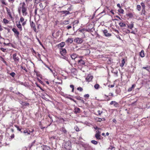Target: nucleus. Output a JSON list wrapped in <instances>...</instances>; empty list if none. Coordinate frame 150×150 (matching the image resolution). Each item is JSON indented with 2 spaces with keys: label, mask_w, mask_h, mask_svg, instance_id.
I'll return each mask as SVG.
<instances>
[{
  "label": "nucleus",
  "mask_w": 150,
  "mask_h": 150,
  "mask_svg": "<svg viewBox=\"0 0 150 150\" xmlns=\"http://www.w3.org/2000/svg\"><path fill=\"white\" fill-rule=\"evenodd\" d=\"M22 12L23 16H26L28 14L27 12V8L26 6V4L24 2L22 3L21 6Z\"/></svg>",
  "instance_id": "obj_1"
},
{
  "label": "nucleus",
  "mask_w": 150,
  "mask_h": 150,
  "mask_svg": "<svg viewBox=\"0 0 150 150\" xmlns=\"http://www.w3.org/2000/svg\"><path fill=\"white\" fill-rule=\"evenodd\" d=\"M74 41L78 44H81L83 42V40L81 38L77 37L74 39Z\"/></svg>",
  "instance_id": "obj_2"
},
{
  "label": "nucleus",
  "mask_w": 150,
  "mask_h": 150,
  "mask_svg": "<svg viewBox=\"0 0 150 150\" xmlns=\"http://www.w3.org/2000/svg\"><path fill=\"white\" fill-rule=\"evenodd\" d=\"M64 147L66 149H70L71 148L70 142H66L64 145Z\"/></svg>",
  "instance_id": "obj_3"
},
{
  "label": "nucleus",
  "mask_w": 150,
  "mask_h": 150,
  "mask_svg": "<svg viewBox=\"0 0 150 150\" xmlns=\"http://www.w3.org/2000/svg\"><path fill=\"white\" fill-rule=\"evenodd\" d=\"M13 57L14 61L16 62H18L19 60V58L17 56L16 53L13 54L12 55Z\"/></svg>",
  "instance_id": "obj_4"
},
{
  "label": "nucleus",
  "mask_w": 150,
  "mask_h": 150,
  "mask_svg": "<svg viewBox=\"0 0 150 150\" xmlns=\"http://www.w3.org/2000/svg\"><path fill=\"white\" fill-rule=\"evenodd\" d=\"M12 30L13 32L15 33V35H16V38H18L19 35V32L15 28H13L12 29Z\"/></svg>",
  "instance_id": "obj_5"
},
{
  "label": "nucleus",
  "mask_w": 150,
  "mask_h": 150,
  "mask_svg": "<svg viewBox=\"0 0 150 150\" xmlns=\"http://www.w3.org/2000/svg\"><path fill=\"white\" fill-rule=\"evenodd\" d=\"M78 63L79 65L83 66L85 64V62L82 59L78 60Z\"/></svg>",
  "instance_id": "obj_6"
},
{
  "label": "nucleus",
  "mask_w": 150,
  "mask_h": 150,
  "mask_svg": "<svg viewBox=\"0 0 150 150\" xmlns=\"http://www.w3.org/2000/svg\"><path fill=\"white\" fill-rule=\"evenodd\" d=\"M96 133L95 135V137L97 139H100V132L99 131H96Z\"/></svg>",
  "instance_id": "obj_7"
},
{
  "label": "nucleus",
  "mask_w": 150,
  "mask_h": 150,
  "mask_svg": "<svg viewBox=\"0 0 150 150\" xmlns=\"http://www.w3.org/2000/svg\"><path fill=\"white\" fill-rule=\"evenodd\" d=\"M93 78V76L90 75H88L86 78V81L88 82L92 81Z\"/></svg>",
  "instance_id": "obj_8"
},
{
  "label": "nucleus",
  "mask_w": 150,
  "mask_h": 150,
  "mask_svg": "<svg viewBox=\"0 0 150 150\" xmlns=\"http://www.w3.org/2000/svg\"><path fill=\"white\" fill-rule=\"evenodd\" d=\"M30 25L31 27L33 28V30L35 32H36V29L35 28V23L33 21L30 22Z\"/></svg>",
  "instance_id": "obj_9"
},
{
  "label": "nucleus",
  "mask_w": 150,
  "mask_h": 150,
  "mask_svg": "<svg viewBox=\"0 0 150 150\" xmlns=\"http://www.w3.org/2000/svg\"><path fill=\"white\" fill-rule=\"evenodd\" d=\"M23 133L25 135H28L30 134V131L27 129H23Z\"/></svg>",
  "instance_id": "obj_10"
},
{
  "label": "nucleus",
  "mask_w": 150,
  "mask_h": 150,
  "mask_svg": "<svg viewBox=\"0 0 150 150\" xmlns=\"http://www.w3.org/2000/svg\"><path fill=\"white\" fill-rule=\"evenodd\" d=\"M103 32L106 37H110L111 35V34L110 33H108V31L106 30H103Z\"/></svg>",
  "instance_id": "obj_11"
},
{
  "label": "nucleus",
  "mask_w": 150,
  "mask_h": 150,
  "mask_svg": "<svg viewBox=\"0 0 150 150\" xmlns=\"http://www.w3.org/2000/svg\"><path fill=\"white\" fill-rule=\"evenodd\" d=\"M42 150H50V147L44 145L41 146Z\"/></svg>",
  "instance_id": "obj_12"
},
{
  "label": "nucleus",
  "mask_w": 150,
  "mask_h": 150,
  "mask_svg": "<svg viewBox=\"0 0 150 150\" xmlns=\"http://www.w3.org/2000/svg\"><path fill=\"white\" fill-rule=\"evenodd\" d=\"M60 13H61L62 14H65V16H66L68 15L71 14L69 11L66 10L61 11H60Z\"/></svg>",
  "instance_id": "obj_13"
},
{
  "label": "nucleus",
  "mask_w": 150,
  "mask_h": 150,
  "mask_svg": "<svg viewBox=\"0 0 150 150\" xmlns=\"http://www.w3.org/2000/svg\"><path fill=\"white\" fill-rule=\"evenodd\" d=\"M66 52V50L65 49H62L60 50V53L62 56L64 55Z\"/></svg>",
  "instance_id": "obj_14"
},
{
  "label": "nucleus",
  "mask_w": 150,
  "mask_h": 150,
  "mask_svg": "<svg viewBox=\"0 0 150 150\" xmlns=\"http://www.w3.org/2000/svg\"><path fill=\"white\" fill-rule=\"evenodd\" d=\"M74 41L73 38H69L66 40V42L68 43H71Z\"/></svg>",
  "instance_id": "obj_15"
},
{
  "label": "nucleus",
  "mask_w": 150,
  "mask_h": 150,
  "mask_svg": "<svg viewBox=\"0 0 150 150\" xmlns=\"http://www.w3.org/2000/svg\"><path fill=\"white\" fill-rule=\"evenodd\" d=\"M127 27L128 28L132 29L134 27V24L132 22H131V23L129 25H127Z\"/></svg>",
  "instance_id": "obj_16"
},
{
  "label": "nucleus",
  "mask_w": 150,
  "mask_h": 150,
  "mask_svg": "<svg viewBox=\"0 0 150 150\" xmlns=\"http://www.w3.org/2000/svg\"><path fill=\"white\" fill-rule=\"evenodd\" d=\"M16 25H17V27L18 28L20 29V30H22V28L21 25L20 23V21L18 22V24H17Z\"/></svg>",
  "instance_id": "obj_17"
},
{
  "label": "nucleus",
  "mask_w": 150,
  "mask_h": 150,
  "mask_svg": "<svg viewBox=\"0 0 150 150\" xmlns=\"http://www.w3.org/2000/svg\"><path fill=\"white\" fill-rule=\"evenodd\" d=\"M60 130L64 133L65 134L67 133V131L66 130L64 127H62L60 129Z\"/></svg>",
  "instance_id": "obj_18"
},
{
  "label": "nucleus",
  "mask_w": 150,
  "mask_h": 150,
  "mask_svg": "<svg viewBox=\"0 0 150 150\" xmlns=\"http://www.w3.org/2000/svg\"><path fill=\"white\" fill-rule=\"evenodd\" d=\"M65 44V43L64 42H62L58 44V46L59 47H62L64 46Z\"/></svg>",
  "instance_id": "obj_19"
},
{
  "label": "nucleus",
  "mask_w": 150,
  "mask_h": 150,
  "mask_svg": "<svg viewBox=\"0 0 150 150\" xmlns=\"http://www.w3.org/2000/svg\"><path fill=\"white\" fill-rule=\"evenodd\" d=\"M140 56L142 57H144L145 55L144 50H142L140 52Z\"/></svg>",
  "instance_id": "obj_20"
},
{
  "label": "nucleus",
  "mask_w": 150,
  "mask_h": 150,
  "mask_svg": "<svg viewBox=\"0 0 150 150\" xmlns=\"http://www.w3.org/2000/svg\"><path fill=\"white\" fill-rule=\"evenodd\" d=\"M74 110L75 113H79L80 112V109L78 108H75Z\"/></svg>",
  "instance_id": "obj_21"
},
{
  "label": "nucleus",
  "mask_w": 150,
  "mask_h": 150,
  "mask_svg": "<svg viewBox=\"0 0 150 150\" xmlns=\"http://www.w3.org/2000/svg\"><path fill=\"white\" fill-rule=\"evenodd\" d=\"M71 57L72 59H75L76 58L77 55L76 54H73L71 55Z\"/></svg>",
  "instance_id": "obj_22"
},
{
  "label": "nucleus",
  "mask_w": 150,
  "mask_h": 150,
  "mask_svg": "<svg viewBox=\"0 0 150 150\" xmlns=\"http://www.w3.org/2000/svg\"><path fill=\"white\" fill-rule=\"evenodd\" d=\"M142 68L145 69L148 71H150V67L149 66H147L146 67H143Z\"/></svg>",
  "instance_id": "obj_23"
},
{
  "label": "nucleus",
  "mask_w": 150,
  "mask_h": 150,
  "mask_svg": "<svg viewBox=\"0 0 150 150\" xmlns=\"http://www.w3.org/2000/svg\"><path fill=\"white\" fill-rule=\"evenodd\" d=\"M119 24L121 27H124L126 26V24L120 22L119 23Z\"/></svg>",
  "instance_id": "obj_24"
},
{
  "label": "nucleus",
  "mask_w": 150,
  "mask_h": 150,
  "mask_svg": "<svg viewBox=\"0 0 150 150\" xmlns=\"http://www.w3.org/2000/svg\"><path fill=\"white\" fill-rule=\"evenodd\" d=\"M21 103L23 106H27L29 105V103H28L21 102Z\"/></svg>",
  "instance_id": "obj_25"
},
{
  "label": "nucleus",
  "mask_w": 150,
  "mask_h": 150,
  "mask_svg": "<svg viewBox=\"0 0 150 150\" xmlns=\"http://www.w3.org/2000/svg\"><path fill=\"white\" fill-rule=\"evenodd\" d=\"M16 128L17 129V130H18L19 131H20L21 133H23V129H21L18 126H16Z\"/></svg>",
  "instance_id": "obj_26"
},
{
  "label": "nucleus",
  "mask_w": 150,
  "mask_h": 150,
  "mask_svg": "<svg viewBox=\"0 0 150 150\" xmlns=\"http://www.w3.org/2000/svg\"><path fill=\"white\" fill-rule=\"evenodd\" d=\"M6 10L7 11V13L8 16L11 14L10 10L7 7H6Z\"/></svg>",
  "instance_id": "obj_27"
},
{
  "label": "nucleus",
  "mask_w": 150,
  "mask_h": 150,
  "mask_svg": "<svg viewBox=\"0 0 150 150\" xmlns=\"http://www.w3.org/2000/svg\"><path fill=\"white\" fill-rule=\"evenodd\" d=\"M125 63V62L124 59H123L121 61V63L120 65V66L122 67L124 66V64Z\"/></svg>",
  "instance_id": "obj_28"
},
{
  "label": "nucleus",
  "mask_w": 150,
  "mask_h": 150,
  "mask_svg": "<svg viewBox=\"0 0 150 150\" xmlns=\"http://www.w3.org/2000/svg\"><path fill=\"white\" fill-rule=\"evenodd\" d=\"M141 5L142 7V9H145V6L144 3H141Z\"/></svg>",
  "instance_id": "obj_29"
},
{
  "label": "nucleus",
  "mask_w": 150,
  "mask_h": 150,
  "mask_svg": "<svg viewBox=\"0 0 150 150\" xmlns=\"http://www.w3.org/2000/svg\"><path fill=\"white\" fill-rule=\"evenodd\" d=\"M137 9L139 11L141 10V7L139 5H138L137 6Z\"/></svg>",
  "instance_id": "obj_30"
},
{
  "label": "nucleus",
  "mask_w": 150,
  "mask_h": 150,
  "mask_svg": "<svg viewBox=\"0 0 150 150\" xmlns=\"http://www.w3.org/2000/svg\"><path fill=\"white\" fill-rule=\"evenodd\" d=\"M114 106L116 107H118L119 106V104L118 103L115 101L114 104Z\"/></svg>",
  "instance_id": "obj_31"
},
{
  "label": "nucleus",
  "mask_w": 150,
  "mask_h": 150,
  "mask_svg": "<svg viewBox=\"0 0 150 150\" xmlns=\"http://www.w3.org/2000/svg\"><path fill=\"white\" fill-rule=\"evenodd\" d=\"M63 24L65 25H67L69 23V21H63Z\"/></svg>",
  "instance_id": "obj_32"
},
{
  "label": "nucleus",
  "mask_w": 150,
  "mask_h": 150,
  "mask_svg": "<svg viewBox=\"0 0 150 150\" xmlns=\"http://www.w3.org/2000/svg\"><path fill=\"white\" fill-rule=\"evenodd\" d=\"M3 22L5 24L8 23L9 22V21L5 18H4L3 20Z\"/></svg>",
  "instance_id": "obj_33"
},
{
  "label": "nucleus",
  "mask_w": 150,
  "mask_h": 150,
  "mask_svg": "<svg viewBox=\"0 0 150 150\" xmlns=\"http://www.w3.org/2000/svg\"><path fill=\"white\" fill-rule=\"evenodd\" d=\"M91 142V143L95 145L97 144L98 143L97 141L94 140H92Z\"/></svg>",
  "instance_id": "obj_34"
},
{
  "label": "nucleus",
  "mask_w": 150,
  "mask_h": 150,
  "mask_svg": "<svg viewBox=\"0 0 150 150\" xmlns=\"http://www.w3.org/2000/svg\"><path fill=\"white\" fill-rule=\"evenodd\" d=\"M118 11L119 12L121 13H123L124 12V10L122 9H121V8L118 9Z\"/></svg>",
  "instance_id": "obj_35"
},
{
  "label": "nucleus",
  "mask_w": 150,
  "mask_h": 150,
  "mask_svg": "<svg viewBox=\"0 0 150 150\" xmlns=\"http://www.w3.org/2000/svg\"><path fill=\"white\" fill-rule=\"evenodd\" d=\"M99 85L98 84H96L94 86L95 88L96 89H98L99 88Z\"/></svg>",
  "instance_id": "obj_36"
},
{
  "label": "nucleus",
  "mask_w": 150,
  "mask_h": 150,
  "mask_svg": "<svg viewBox=\"0 0 150 150\" xmlns=\"http://www.w3.org/2000/svg\"><path fill=\"white\" fill-rule=\"evenodd\" d=\"M145 9H142L141 13L142 14H143L144 15H145Z\"/></svg>",
  "instance_id": "obj_37"
},
{
  "label": "nucleus",
  "mask_w": 150,
  "mask_h": 150,
  "mask_svg": "<svg viewBox=\"0 0 150 150\" xmlns=\"http://www.w3.org/2000/svg\"><path fill=\"white\" fill-rule=\"evenodd\" d=\"M96 120L98 122H100L102 121V119L100 118L97 117L96 119Z\"/></svg>",
  "instance_id": "obj_38"
},
{
  "label": "nucleus",
  "mask_w": 150,
  "mask_h": 150,
  "mask_svg": "<svg viewBox=\"0 0 150 150\" xmlns=\"http://www.w3.org/2000/svg\"><path fill=\"white\" fill-rule=\"evenodd\" d=\"M75 98L78 100H80L82 99V98L80 96H76L75 97Z\"/></svg>",
  "instance_id": "obj_39"
},
{
  "label": "nucleus",
  "mask_w": 150,
  "mask_h": 150,
  "mask_svg": "<svg viewBox=\"0 0 150 150\" xmlns=\"http://www.w3.org/2000/svg\"><path fill=\"white\" fill-rule=\"evenodd\" d=\"M15 73L14 72H12L10 74V75L13 77H14L15 75Z\"/></svg>",
  "instance_id": "obj_40"
},
{
  "label": "nucleus",
  "mask_w": 150,
  "mask_h": 150,
  "mask_svg": "<svg viewBox=\"0 0 150 150\" xmlns=\"http://www.w3.org/2000/svg\"><path fill=\"white\" fill-rule=\"evenodd\" d=\"M77 89L79 91H82L83 90L82 88L81 87L78 88Z\"/></svg>",
  "instance_id": "obj_41"
},
{
  "label": "nucleus",
  "mask_w": 150,
  "mask_h": 150,
  "mask_svg": "<svg viewBox=\"0 0 150 150\" xmlns=\"http://www.w3.org/2000/svg\"><path fill=\"white\" fill-rule=\"evenodd\" d=\"M70 87L72 89V92H73L74 89V86L73 85H70Z\"/></svg>",
  "instance_id": "obj_42"
},
{
  "label": "nucleus",
  "mask_w": 150,
  "mask_h": 150,
  "mask_svg": "<svg viewBox=\"0 0 150 150\" xmlns=\"http://www.w3.org/2000/svg\"><path fill=\"white\" fill-rule=\"evenodd\" d=\"M105 95V96H106V99L107 100H110V98H109V97H108V96H107V95H105H105Z\"/></svg>",
  "instance_id": "obj_43"
},
{
  "label": "nucleus",
  "mask_w": 150,
  "mask_h": 150,
  "mask_svg": "<svg viewBox=\"0 0 150 150\" xmlns=\"http://www.w3.org/2000/svg\"><path fill=\"white\" fill-rule=\"evenodd\" d=\"M45 66L47 67L50 71L52 72H53V71L47 65H45Z\"/></svg>",
  "instance_id": "obj_44"
},
{
  "label": "nucleus",
  "mask_w": 150,
  "mask_h": 150,
  "mask_svg": "<svg viewBox=\"0 0 150 150\" xmlns=\"http://www.w3.org/2000/svg\"><path fill=\"white\" fill-rule=\"evenodd\" d=\"M24 18L22 17H21L20 18V21L21 22H23L24 21Z\"/></svg>",
  "instance_id": "obj_45"
},
{
  "label": "nucleus",
  "mask_w": 150,
  "mask_h": 150,
  "mask_svg": "<svg viewBox=\"0 0 150 150\" xmlns=\"http://www.w3.org/2000/svg\"><path fill=\"white\" fill-rule=\"evenodd\" d=\"M63 56V57H62V58L66 60H67V61L68 60V58L66 56H64V55H63V56Z\"/></svg>",
  "instance_id": "obj_46"
},
{
  "label": "nucleus",
  "mask_w": 150,
  "mask_h": 150,
  "mask_svg": "<svg viewBox=\"0 0 150 150\" xmlns=\"http://www.w3.org/2000/svg\"><path fill=\"white\" fill-rule=\"evenodd\" d=\"M21 68L22 69L25 70L26 72H27V69L25 67H23L22 66H21Z\"/></svg>",
  "instance_id": "obj_47"
},
{
  "label": "nucleus",
  "mask_w": 150,
  "mask_h": 150,
  "mask_svg": "<svg viewBox=\"0 0 150 150\" xmlns=\"http://www.w3.org/2000/svg\"><path fill=\"white\" fill-rule=\"evenodd\" d=\"M21 6L19 7L18 8V12L19 14H20L21 12Z\"/></svg>",
  "instance_id": "obj_48"
},
{
  "label": "nucleus",
  "mask_w": 150,
  "mask_h": 150,
  "mask_svg": "<svg viewBox=\"0 0 150 150\" xmlns=\"http://www.w3.org/2000/svg\"><path fill=\"white\" fill-rule=\"evenodd\" d=\"M0 50L3 52H5L6 51V49H4L3 48H1Z\"/></svg>",
  "instance_id": "obj_49"
},
{
  "label": "nucleus",
  "mask_w": 150,
  "mask_h": 150,
  "mask_svg": "<svg viewBox=\"0 0 150 150\" xmlns=\"http://www.w3.org/2000/svg\"><path fill=\"white\" fill-rule=\"evenodd\" d=\"M98 115H100L103 113V111H100V110H98Z\"/></svg>",
  "instance_id": "obj_50"
},
{
  "label": "nucleus",
  "mask_w": 150,
  "mask_h": 150,
  "mask_svg": "<svg viewBox=\"0 0 150 150\" xmlns=\"http://www.w3.org/2000/svg\"><path fill=\"white\" fill-rule=\"evenodd\" d=\"M38 10V8L37 7L35 9V15H36L37 14V11Z\"/></svg>",
  "instance_id": "obj_51"
},
{
  "label": "nucleus",
  "mask_w": 150,
  "mask_h": 150,
  "mask_svg": "<svg viewBox=\"0 0 150 150\" xmlns=\"http://www.w3.org/2000/svg\"><path fill=\"white\" fill-rule=\"evenodd\" d=\"M85 98H88L89 96V95L88 94H85L84 96Z\"/></svg>",
  "instance_id": "obj_52"
},
{
  "label": "nucleus",
  "mask_w": 150,
  "mask_h": 150,
  "mask_svg": "<svg viewBox=\"0 0 150 150\" xmlns=\"http://www.w3.org/2000/svg\"><path fill=\"white\" fill-rule=\"evenodd\" d=\"M66 28L68 30H69L71 28V26L70 25H68L67 26Z\"/></svg>",
  "instance_id": "obj_53"
},
{
  "label": "nucleus",
  "mask_w": 150,
  "mask_h": 150,
  "mask_svg": "<svg viewBox=\"0 0 150 150\" xmlns=\"http://www.w3.org/2000/svg\"><path fill=\"white\" fill-rule=\"evenodd\" d=\"M113 148H114V147H113L112 146H110V147H109L108 148V149H111V150H112Z\"/></svg>",
  "instance_id": "obj_54"
},
{
  "label": "nucleus",
  "mask_w": 150,
  "mask_h": 150,
  "mask_svg": "<svg viewBox=\"0 0 150 150\" xmlns=\"http://www.w3.org/2000/svg\"><path fill=\"white\" fill-rule=\"evenodd\" d=\"M75 128L76 129V131H78L79 130V129L77 126H76L75 127Z\"/></svg>",
  "instance_id": "obj_55"
},
{
  "label": "nucleus",
  "mask_w": 150,
  "mask_h": 150,
  "mask_svg": "<svg viewBox=\"0 0 150 150\" xmlns=\"http://www.w3.org/2000/svg\"><path fill=\"white\" fill-rule=\"evenodd\" d=\"M132 89H133L132 88H131V87H130L128 89L127 91L128 92H130L132 90Z\"/></svg>",
  "instance_id": "obj_56"
},
{
  "label": "nucleus",
  "mask_w": 150,
  "mask_h": 150,
  "mask_svg": "<svg viewBox=\"0 0 150 150\" xmlns=\"http://www.w3.org/2000/svg\"><path fill=\"white\" fill-rule=\"evenodd\" d=\"M71 10L72 8L70 6L67 9V11H71Z\"/></svg>",
  "instance_id": "obj_57"
},
{
  "label": "nucleus",
  "mask_w": 150,
  "mask_h": 150,
  "mask_svg": "<svg viewBox=\"0 0 150 150\" xmlns=\"http://www.w3.org/2000/svg\"><path fill=\"white\" fill-rule=\"evenodd\" d=\"M115 102V101H112L110 103V105H112V104H114V102Z\"/></svg>",
  "instance_id": "obj_58"
},
{
  "label": "nucleus",
  "mask_w": 150,
  "mask_h": 150,
  "mask_svg": "<svg viewBox=\"0 0 150 150\" xmlns=\"http://www.w3.org/2000/svg\"><path fill=\"white\" fill-rule=\"evenodd\" d=\"M109 96H113V95L112 93H109Z\"/></svg>",
  "instance_id": "obj_59"
},
{
  "label": "nucleus",
  "mask_w": 150,
  "mask_h": 150,
  "mask_svg": "<svg viewBox=\"0 0 150 150\" xmlns=\"http://www.w3.org/2000/svg\"><path fill=\"white\" fill-rule=\"evenodd\" d=\"M39 5H40V7H42V8H43V4H42V3H40V4Z\"/></svg>",
  "instance_id": "obj_60"
},
{
  "label": "nucleus",
  "mask_w": 150,
  "mask_h": 150,
  "mask_svg": "<svg viewBox=\"0 0 150 150\" xmlns=\"http://www.w3.org/2000/svg\"><path fill=\"white\" fill-rule=\"evenodd\" d=\"M112 121L113 122L116 123L117 122L116 120L115 119H113L112 120Z\"/></svg>",
  "instance_id": "obj_61"
},
{
  "label": "nucleus",
  "mask_w": 150,
  "mask_h": 150,
  "mask_svg": "<svg viewBox=\"0 0 150 150\" xmlns=\"http://www.w3.org/2000/svg\"><path fill=\"white\" fill-rule=\"evenodd\" d=\"M11 138L12 139H13L14 138V135L13 134H12L11 136Z\"/></svg>",
  "instance_id": "obj_62"
},
{
  "label": "nucleus",
  "mask_w": 150,
  "mask_h": 150,
  "mask_svg": "<svg viewBox=\"0 0 150 150\" xmlns=\"http://www.w3.org/2000/svg\"><path fill=\"white\" fill-rule=\"evenodd\" d=\"M40 1L39 0H36L35 2L36 3L38 4V3L40 2Z\"/></svg>",
  "instance_id": "obj_63"
},
{
  "label": "nucleus",
  "mask_w": 150,
  "mask_h": 150,
  "mask_svg": "<svg viewBox=\"0 0 150 150\" xmlns=\"http://www.w3.org/2000/svg\"><path fill=\"white\" fill-rule=\"evenodd\" d=\"M116 37L117 38H119L120 40H121V39L119 35H117Z\"/></svg>",
  "instance_id": "obj_64"
}]
</instances>
